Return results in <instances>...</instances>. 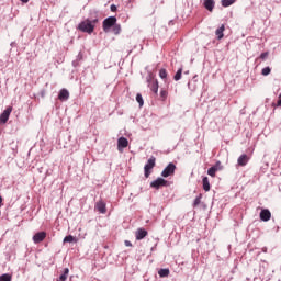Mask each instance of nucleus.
<instances>
[{
    "mask_svg": "<svg viewBox=\"0 0 281 281\" xmlns=\"http://www.w3.org/2000/svg\"><path fill=\"white\" fill-rule=\"evenodd\" d=\"M0 281H12V276H10L9 273H4L0 276Z\"/></svg>",
    "mask_w": 281,
    "mask_h": 281,
    "instance_id": "nucleus-27",
    "label": "nucleus"
},
{
    "mask_svg": "<svg viewBox=\"0 0 281 281\" xmlns=\"http://www.w3.org/2000/svg\"><path fill=\"white\" fill-rule=\"evenodd\" d=\"M12 113V106H8L0 115V124H8L10 115Z\"/></svg>",
    "mask_w": 281,
    "mask_h": 281,
    "instance_id": "nucleus-7",
    "label": "nucleus"
},
{
    "mask_svg": "<svg viewBox=\"0 0 281 281\" xmlns=\"http://www.w3.org/2000/svg\"><path fill=\"white\" fill-rule=\"evenodd\" d=\"M202 186H203V190L204 192H210V179L207 177H204L202 179Z\"/></svg>",
    "mask_w": 281,
    "mask_h": 281,
    "instance_id": "nucleus-17",
    "label": "nucleus"
},
{
    "mask_svg": "<svg viewBox=\"0 0 281 281\" xmlns=\"http://www.w3.org/2000/svg\"><path fill=\"white\" fill-rule=\"evenodd\" d=\"M111 12H117V7L115 4H112L110 7Z\"/></svg>",
    "mask_w": 281,
    "mask_h": 281,
    "instance_id": "nucleus-32",
    "label": "nucleus"
},
{
    "mask_svg": "<svg viewBox=\"0 0 281 281\" xmlns=\"http://www.w3.org/2000/svg\"><path fill=\"white\" fill-rule=\"evenodd\" d=\"M156 161H157V158H155V156H151L148 159L147 164L145 165L144 170H145V178L146 179H148V177H150L151 170L156 166Z\"/></svg>",
    "mask_w": 281,
    "mask_h": 281,
    "instance_id": "nucleus-3",
    "label": "nucleus"
},
{
    "mask_svg": "<svg viewBox=\"0 0 281 281\" xmlns=\"http://www.w3.org/2000/svg\"><path fill=\"white\" fill-rule=\"evenodd\" d=\"M175 170H177V166L170 162L161 172V177L168 178L175 175Z\"/></svg>",
    "mask_w": 281,
    "mask_h": 281,
    "instance_id": "nucleus-5",
    "label": "nucleus"
},
{
    "mask_svg": "<svg viewBox=\"0 0 281 281\" xmlns=\"http://www.w3.org/2000/svg\"><path fill=\"white\" fill-rule=\"evenodd\" d=\"M214 5H216L214 0H204V8L209 10V12H214Z\"/></svg>",
    "mask_w": 281,
    "mask_h": 281,
    "instance_id": "nucleus-16",
    "label": "nucleus"
},
{
    "mask_svg": "<svg viewBox=\"0 0 281 281\" xmlns=\"http://www.w3.org/2000/svg\"><path fill=\"white\" fill-rule=\"evenodd\" d=\"M125 247H133V244L130 240L124 241Z\"/></svg>",
    "mask_w": 281,
    "mask_h": 281,
    "instance_id": "nucleus-33",
    "label": "nucleus"
},
{
    "mask_svg": "<svg viewBox=\"0 0 281 281\" xmlns=\"http://www.w3.org/2000/svg\"><path fill=\"white\" fill-rule=\"evenodd\" d=\"M44 238H47V233H45V232L36 233L33 236V243H35V244L43 243Z\"/></svg>",
    "mask_w": 281,
    "mask_h": 281,
    "instance_id": "nucleus-10",
    "label": "nucleus"
},
{
    "mask_svg": "<svg viewBox=\"0 0 281 281\" xmlns=\"http://www.w3.org/2000/svg\"><path fill=\"white\" fill-rule=\"evenodd\" d=\"M158 276L160 278H168L170 276V269H160Z\"/></svg>",
    "mask_w": 281,
    "mask_h": 281,
    "instance_id": "nucleus-19",
    "label": "nucleus"
},
{
    "mask_svg": "<svg viewBox=\"0 0 281 281\" xmlns=\"http://www.w3.org/2000/svg\"><path fill=\"white\" fill-rule=\"evenodd\" d=\"M136 102H138L139 106H144V98L139 93L136 94Z\"/></svg>",
    "mask_w": 281,
    "mask_h": 281,
    "instance_id": "nucleus-30",
    "label": "nucleus"
},
{
    "mask_svg": "<svg viewBox=\"0 0 281 281\" xmlns=\"http://www.w3.org/2000/svg\"><path fill=\"white\" fill-rule=\"evenodd\" d=\"M202 194H200L198 198H195L194 202H193V207H196L199 205H201V199H202Z\"/></svg>",
    "mask_w": 281,
    "mask_h": 281,
    "instance_id": "nucleus-29",
    "label": "nucleus"
},
{
    "mask_svg": "<svg viewBox=\"0 0 281 281\" xmlns=\"http://www.w3.org/2000/svg\"><path fill=\"white\" fill-rule=\"evenodd\" d=\"M95 210L100 212V214H106V203L102 200L95 203Z\"/></svg>",
    "mask_w": 281,
    "mask_h": 281,
    "instance_id": "nucleus-12",
    "label": "nucleus"
},
{
    "mask_svg": "<svg viewBox=\"0 0 281 281\" xmlns=\"http://www.w3.org/2000/svg\"><path fill=\"white\" fill-rule=\"evenodd\" d=\"M147 85L150 91H153V93L157 95V93L159 92V81H157V79L149 75L147 78Z\"/></svg>",
    "mask_w": 281,
    "mask_h": 281,
    "instance_id": "nucleus-2",
    "label": "nucleus"
},
{
    "mask_svg": "<svg viewBox=\"0 0 281 281\" xmlns=\"http://www.w3.org/2000/svg\"><path fill=\"white\" fill-rule=\"evenodd\" d=\"M64 243H78V239H76V237L72 235H68L64 238Z\"/></svg>",
    "mask_w": 281,
    "mask_h": 281,
    "instance_id": "nucleus-26",
    "label": "nucleus"
},
{
    "mask_svg": "<svg viewBox=\"0 0 281 281\" xmlns=\"http://www.w3.org/2000/svg\"><path fill=\"white\" fill-rule=\"evenodd\" d=\"M271 74V67L262 68L261 76H269Z\"/></svg>",
    "mask_w": 281,
    "mask_h": 281,
    "instance_id": "nucleus-28",
    "label": "nucleus"
},
{
    "mask_svg": "<svg viewBox=\"0 0 281 281\" xmlns=\"http://www.w3.org/2000/svg\"><path fill=\"white\" fill-rule=\"evenodd\" d=\"M221 161H217L216 164H215V166H213V167H211V168H209V170H207V175L210 176V177H216V172H218V170H221Z\"/></svg>",
    "mask_w": 281,
    "mask_h": 281,
    "instance_id": "nucleus-11",
    "label": "nucleus"
},
{
    "mask_svg": "<svg viewBox=\"0 0 281 281\" xmlns=\"http://www.w3.org/2000/svg\"><path fill=\"white\" fill-rule=\"evenodd\" d=\"M117 23V18L110 16L103 21V32H109Z\"/></svg>",
    "mask_w": 281,
    "mask_h": 281,
    "instance_id": "nucleus-4",
    "label": "nucleus"
},
{
    "mask_svg": "<svg viewBox=\"0 0 281 281\" xmlns=\"http://www.w3.org/2000/svg\"><path fill=\"white\" fill-rule=\"evenodd\" d=\"M277 106H281V93H280V95H279V100H278V102H277Z\"/></svg>",
    "mask_w": 281,
    "mask_h": 281,
    "instance_id": "nucleus-34",
    "label": "nucleus"
},
{
    "mask_svg": "<svg viewBox=\"0 0 281 281\" xmlns=\"http://www.w3.org/2000/svg\"><path fill=\"white\" fill-rule=\"evenodd\" d=\"M58 100H60V102L69 100V90L61 89L58 94Z\"/></svg>",
    "mask_w": 281,
    "mask_h": 281,
    "instance_id": "nucleus-14",
    "label": "nucleus"
},
{
    "mask_svg": "<svg viewBox=\"0 0 281 281\" xmlns=\"http://www.w3.org/2000/svg\"><path fill=\"white\" fill-rule=\"evenodd\" d=\"M259 216L261 221L267 223V221H271V211H269V209H263L261 210Z\"/></svg>",
    "mask_w": 281,
    "mask_h": 281,
    "instance_id": "nucleus-8",
    "label": "nucleus"
},
{
    "mask_svg": "<svg viewBox=\"0 0 281 281\" xmlns=\"http://www.w3.org/2000/svg\"><path fill=\"white\" fill-rule=\"evenodd\" d=\"M69 276V268H65L64 273L56 281H67Z\"/></svg>",
    "mask_w": 281,
    "mask_h": 281,
    "instance_id": "nucleus-20",
    "label": "nucleus"
},
{
    "mask_svg": "<svg viewBox=\"0 0 281 281\" xmlns=\"http://www.w3.org/2000/svg\"><path fill=\"white\" fill-rule=\"evenodd\" d=\"M259 58H260L261 60H267V58H269V52L262 53V54L259 56Z\"/></svg>",
    "mask_w": 281,
    "mask_h": 281,
    "instance_id": "nucleus-31",
    "label": "nucleus"
},
{
    "mask_svg": "<svg viewBox=\"0 0 281 281\" xmlns=\"http://www.w3.org/2000/svg\"><path fill=\"white\" fill-rule=\"evenodd\" d=\"M159 78H161L162 80H166V78H168V71L166 70V68H161L159 70Z\"/></svg>",
    "mask_w": 281,
    "mask_h": 281,
    "instance_id": "nucleus-24",
    "label": "nucleus"
},
{
    "mask_svg": "<svg viewBox=\"0 0 281 281\" xmlns=\"http://www.w3.org/2000/svg\"><path fill=\"white\" fill-rule=\"evenodd\" d=\"M127 147H128V139L126 137H120L117 140L119 151L122 153V149Z\"/></svg>",
    "mask_w": 281,
    "mask_h": 281,
    "instance_id": "nucleus-9",
    "label": "nucleus"
},
{
    "mask_svg": "<svg viewBox=\"0 0 281 281\" xmlns=\"http://www.w3.org/2000/svg\"><path fill=\"white\" fill-rule=\"evenodd\" d=\"M95 23H98V19L95 20H85L78 25V30L80 32H86L87 34H93V31L95 30Z\"/></svg>",
    "mask_w": 281,
    "mask_h": 281,
    "instance_id": "nucleus-1",
    "label": "nucleus"
},
{
    "mask_svg": "<svg viewBox=\"0 0 281 281\" xmlns=\"http://www.w3.org/2000/svg\"><path fill=\"white\" fill-rule=\"evenodd\" d=\"M112 32L117 36V34L122 32V26L116 23L115 25L112 26Z\"/></svg>",
    "mask_w": 281,
    "mask_h": 281,
    "instance_id": "nucleus-23",
    "label": "nucleus"
},
{
    "mask_svg": "<svg viewBox=\"0 0 281 281\" xmlns=\"http://www.w3.org/2000/svg\"><path fill=\"white\" fill-rule=\"evenodd\" d=\"M136 240H144L148 236V232L144 228H138L135 233Z\"/></svg>",
    "mask_w": 281,
    "mask_h": 281,
    "instance_id": "nucleus-13",
    "label": "nucleus"
},
{
    "mask_svg": "<svg viewBox=\"0 0 281 281\" xmlns=\"http://www.w3.org/2000/svg\"><path fill=\"white\" fill-rule=\"evenodd\" d=\"M234 3H236V0H222L223 8H229V5H234Z\"/></svg>",
    "mask_w": 281,
    "mask_h": 281,
    "instance_id": "nucleus-21",
    "label": "nucleus"
},
{
    "mask_svg": "<svg viewBox=\"0 0 281 281\" xmlns=\"http://www.w3.org/2000/svg\"><path fill=\"white\" fill-rule=\"evenodd\" d=\"M167 99H168V90L167 89H161L160 90V100L162 102H166Z\"/></svg>",
    "mask_w": 281,
    "mask_h": 281,
    "instance_id": "nucleus-22",
    "label": "nucleus"
},
{
    "mask_svg": "<svg viewBox=\"0 0 281 281\" xmlns=\"http://www.w3.org/2000/svg\"><path fill=\"white\" fill-rule=\"evenodd\" d=\"M225 32V25H221V27H218L216 31H215V34L217 36V38L221 41V38H223L224 36V33Z\"/></svg>",
    "mask_w": 281,
    "mask_h": 281,
    "instance_id": "nucleus-18",
    "label": "nucleus"
},
{
    "mask_svg": "<svg viewBox=\"0 0 281 281\" xmlns=\"http://www.w3.org/2000/svg\"><path fill=\"white\" fill-rule=\"evenodd\" d=\"M166 186H168V181L164 178H157L150 183V188H155L156 190H159Z\"/></svg>",
    "mask_w": 281,
    "mask_h": 281,
    "instance_id": "nucleus-6",
    "label": "nucleus"
},
{
    "mask_svg": "<svg viewBox=\"0 0 281 281\" xmlns=\"http://www.w3.org/2000/svg\"><path fill=\"white\" fill-rule=\"evenodd\" d=\"M237 164L238 166H247V164H249V156H247V154L239 156Z\"/></svg>",
    "mask_w": 281,
    "mask_h": 281,
    "instance_id": "nucleus-15",
    "label": "nucleus"
},
{
    "mask_svg": "<svg viewBox=\"0 0 281 281\" xmlns=\"http://www.w3.org/2000/svg\"><path fill=\"white\" fill-rule=\"evenodd\" d=\"M183 74V68H179L176 75L173 76V80L179 81L181 80V76Z\"/></svg>",
    "mask_w": 281,
    "mask_h": 281,
    "instance_id": "nucleus-25",
    "label": "nucleus"
},
{
    "mask_svg": "<svg viewBox=\"0 0 281 281\" xmlns=\"http://www.w3.org/2000/svg\"><path fill=\"white\" fill-rule=\"evenodd\" d=\"M22 3H27L30 0H21Z\"/></svg>",
    "mask_w": 281,
    "mask_h": 281,
    "instance_id": "nucleus-36",
    "label": "nucleus"
},
{
    "mask_svg": "<svg viewBox=\"0 0 281 281\" xmlns=\"http://www.w3.org/2000/svg\"><path fill=\"white\" fill-rule=\"evenodd\" d=\"M0 207H3V198L0 195Z\"/></svg>",
    "mask_w": 281,
    "mask_h": 281,
    "instance_id": "nucleus-35",
    "label": "nucleus"
}]
</instances>
